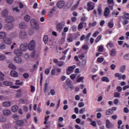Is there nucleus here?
<instances>
[{
    "label": "nucleus",
    "mask_w": 129,
    "mask_h": 129,
    "mask_svg": "<svg viewBox=\"0 0 129 129\" xmlns=\"http://www.w3.org/2000/svg\"><path fill=\"white\" fill-rule=\"evenodd\" d=\"M63 27H65V22L64 21H62L56 24V31L58 32V33H61V32H62V30H63Z\"/></svg>",
    "instance_id": "obj_1"
},
{
    "label": "nucleus",
    "mask_w": 129,
    "mask_h": 129,
    "mask_svg": "<svg viewBox=\"0 0 129 129\" xmlns=\"http://www.w3.org/2000/svg\"><path fill=\"white\" fill-rule=\"evenodd\" d=\"M27 47L30 51L35 50V48L36 47V41L34 40L30 41L29 44H27Z\"/></svg>",
    "instance_id": "obj_2"
},
{
    "label": "nucleus",
    "mask_w": 129,
    "mask_h": 129,
    "mask_svg": "<svg viewBox=\"0 0 129 129\" xmlns=\"http://www.w3.org/2000/svg\"><path fill=\"white\" fill-rule=\"evenodd\" d=\"M30 25L32 27L38 30L39 29V22L36 19H32L30 20Z\"/></svg>",
    "instance_id": "obj_3"
},
{
    "label": "nucleus",
    "mask_w": 129,
    "mask_h": 129,
    "mask_svg": "<svg viewBox=\"0 0 129 129\" xmlns=\"http://www.w3.org/2000/svg\"><path fill=\"white\" fill-rule=\"evenodd\" d=\"M19 37L20 39H21V40H25V39H27V37H28L27 32H26L25 30L20 31L19 32Z\"/></svg>",
    "instance_id": "obj_4"
},
{
    "label": "nucleus",
    "mask_w": 129,
    "mask_h": 129,
    "mask_svg": "<svg viewBox=\"0 0 129 129\" xmlns=\"http://www.w3.org/2000/svg\"><path fill=\"white\" fill-rule=\"evenodd\" d=\"M14 24L13 23H7L5 25V28L7 31H11L12 29H14Z\"/></svg>",
    "instance_id": "obj_5"
},
{
    "label": "nucleus",
    "mask_w": 129,
    "mask_h": 129,
    "mask_svg": "<svg viewBox=\"0 0 129 129\" xmlns=\"http://www.w3.org/2000/svg\"><path fill=\"white\" fill-rule=\"evenodd\" d=\"M19 28L22 30H25L28 28V25L25 22L20 23L19 25Z\"/></svg>",
    "instance_id": "obj_6"
},
{
    "label": "nucleus",
    "mask_w": 129,
    "mask_h": 129,
    "mask_svg": "<svg viewBox=\"0 0 129 129\" xmlns=\"http://www.w3.org/2000/svg\"><path fill=\"white\" fill-rule=\"evenodd\" d=\"M27 49H28V43H22L20 45V50H22V52H23V51H27Z\"/></svg>",
    "instance_id": "obj_7"
},
{
    "label": "nucleus",
    "mask_w": 129,
    "mask_h": 129,
    "mask_svg": "<svg viewBox=\"0 0 129 129\" xmlns=\"http://www.w3.org/2000/svg\"><path fill=\"white\" fill-rule=\"evenodd\" d=\"M3 42L7 45H11L12 43V39L9 37H5L3 39Z\"/></svg>",
    "instance_id": "obj_8"
},
{
    "label": "nucleus",
    "mask_w": 129,
    "mask_h": 129,
    "mask_svg": "<svg viewBox=\"0 0 129 129\" xmlns=\"http://www.w3.org/2000/svg\"><path fill=\"white\" fill-rule=\"evenodd\" d=\"M14 53L17 56H22L23 55V51L19 48L15 49L14 51Z\"/></svg>",
    "instance_id": "obj_9"
},
{
    "label": "nucleus",
    "mask_w": 129,
    "mask_h": 129,
    "mask_svg": "<svg viewBox=\"0 0 129 129\" xmlns=\"http://www.w3.org/2000/svg\"><path fill=\"white\" fill-rule=\"evenodd\" d=\"M87 11L89 12V11H92V10H94V6H92V2H89L87 3Z\"/></svg>",
    "instance_id": "obj_10"
},
{
    "label": "nucleus",
    "mask_w": 129,
    "mask_h": 129,
    "mask_svg": "<svg viewBox=\"0 0 129 129\" xmlns=\"http://www.w3.org/2000/svg\"><path fill=\"white\" fill-rule=\"evenodd\" d=\"M65 6V2L63 1H60L57 3V7L59 9H62Z\"/></svg>",
    "instance_id": "obj_11"
},
{
    "label": "nucleus",
    "mask_w": 129,
    "mask_h": 129,
    "mask_svg": "<svg viewBox=\"0 0 129 129\" xmlns=\"http://www.w3.org/2000/svg\"><path fill=\"white\" fill-rule=\"evenodd\" d=\"M106 126L107 128H111V127L113 126V125L110 122V121H109V120L107 119L106 120Z\"/></svg>",
    "instance_id": "obj_12"
},
{
    "label": "nucleus",
    "mask_w": 129,
    "mask_h": 129,
    "mask_svg": "<svg viewBox=\"0 0 129 129\" xmlns=\"http://www.w3.org/2000/svg\"><path fill=\"white\" fill-rule=\"evenodd\" d=\"M6 22L8 23H12V22H14V17L12 16H8L6 18Z\"/></svg>",
    "instance_id": "obj_13"
},
{
    "label": "nucleus",
    "mask_w": 129,
    "mask_h": 129,
    "mask_svg": "<svg viewBox=\"0 0 129 129\" xmlns=\"http://www.w3.org/2000/svg\"><path fill=\"white\" fill-rule=\"evenodd\" d=\"M2 105L4 107H10L12 105V102L10 101H5L3 103Z\"/></svg>",
    "instance_id": "obj_14"
},
{
    "label": "nucleus",
    "mask_w": 129,
    "mask_h": 129,
    "mask_svg": "<svg viewBox=\"0 0 129 129\" xmlns=\"http://www.w3.org/2000/svg\"><path fill=\"white\" fill-rule=\"evenodd\" d=\"M4 85L6 86H13V82L8 81H4L3 82Z\"/></svg>",
    "instance_id": "obj_15"
},
{
    "label": "nucleus",
    "mask_w": 129,
    "mask_h": 129,
    "mask_svg": "<svg viewBox=\"0 0 129 129\" xmlns=\"http://www.w3.org/2000/svg\"><path fill=\"white\" fill-rule=\"evenodd\" d=\"M83 24L85 25V27H86V23L80 22L78 26V29L79 31H80V30H82L83 29Z\"/></svg>",
    "instance_id": "obj_16"
},
{
    "label": "nucleus",
    "mask_w": 129,
    "mask_h": 129,
    "mask_svg": "<svg viewBox=\"0 0 129 129\" xmlns=\"http://www.w3.org/2000/svg\"><path fill=\"white\" fill-rule=\"evenodd\" d=\"M73 3H74V0H69L66 5L67 8H71L73 5Z\"/></svg>",
    "instance_id": "obj_17"
},
{
    "label": "nucleus",
    "mask_w": 129,
    "mask_h": 129,
    "mask_svg": "<svg viewBox=\"0 0 129 129\" xmlns=\"http://www.w3.org/2000/svg\"><path fill=\"white\" fill-rule=\"evenodd\" d=\"M1 15L2 17L6 18L9 15V11L7 10H4L2 11Z\"/></svg>",
    "instance_id": "obj_18"
},
{
    "label": "nucleus",
    "mask_w": 129,
    "mask_h": 129,
    "mask_svg": "<svg viewBox=\"0 0 129 129\" xmlns=\"http://www.w3.org/2000/svg\"><path fill=\"white\" fill-rule=\"evenodd\" d=\"M10 75L12 77H18L19 75L16 71H12L10 73Z\"/></svg>",
    "instance_id": "obj_19"
},
{
    "label": "nucleus",
    "mask_w": 129,
    "mask_h": 129,
    "mask_svg": "<svg viewBox=\"0 0 129 129\" xmlns=\"http://www.w3.org/2000/svg\"><path fill=\"white\" fill-rule=\"evenodd\" d=\"M14 61H15V62L16 63H18V64H20V63H22V58L20 57H19V56L15 57L14 58Z\"/></svg>",
    "instance_id": "obj_20"
},
{
    "label": "nucleus",
    "mask_w": 129,
    "mask_h": 129,
    "mask_svg": "<svg viewBox=\"0 0 129 129\" xmlns=\"http://www.w3.org/2000/svg\"><path fill=\"white\" fill-rule=\"evenodd\" d=\"M55 8H53L52 9H51V10L48 12V17H53V15H54V12H55Z\"/></svg>",
    "instance_id": "obj_21"
},
{
    "label": "nucleus",
    "mask_w": 129,
    "mask_h": 129,
    "mask_svg": "<svg viewBox=\"0 0 129 129\" xmlns=\"http://www.w3.org/2000/svg\"><path fill=\"white\" fill-rule=\"evenodd\" d=\"M108 26L110 29H111V28H113V26H114V24L113 23V19L110 20V21L108 23Z\"/></svg>",
    "instance_id": "obj_22"
},
{
    "label": "nucleus",
    "mask_w": 129,
    "mask_h": 129,
    "mask_svg": "<svg viewBox=\"0 0 129 129\" xmlns=\"http://www.w3.org/2000/svg\"><path fill=\"white\" fill-rule=\"evenodd\" d=\"M110 12V11L109 10V8H106L105 9V11H104V15L105 17H108V15H109Z\"/></svg>",
    "instance_id": "obj_23"
},
{
    "label": "nucleus",
    "mask_w": 129,
    "mask_h": 129,
    "mask_svg": "<svg viewBox=\"0 0 129 129\" xmlns=\"http://www.w3.org/2000/svg\"><path fill=\"white\" fill-rule=\"evenodd\" d=\"M10 114H11L10 110L6 109V110H4V111H3V114H4V115H6V116L10 115Z\"/></svg>",
    "instance_id": "obj_24"
},
{
    "label": "nucleus",
    "mask_w": 129,
    "mask_h": 129,
    "mask_svg": "<svg viewBox=\"0 0 129 129\" xmlns=\"http://www.w3.org/2000/svg\"><path fill=\"white\" fill-rule=\"evenodd\" d=\"M17 124L19 125L20 126H22V125H24V120H18L16 121Z\"/></svg>",
    "instance_id": "obj_25"
},
{
    "label": "nucleus",
    "mask_w": 129,
    "mask_h": 129,
    "mask_svg": "<svg viewBox=\"0 0 129 129\" xmlns=\"http://www.w3.org/2000/svg\"><path fill=\"white\" fill-rule=\"evenodd\" d=\"M7 37V33L5 32H0V39H5Z\"/></svg>",
    "instance_id": "obj_26"
},
{
    "label": "nucleus",
    "mask_w": 129,
    "mask_h": 129,
    "mask_svg": "<svg viewBox=\"0 0 129 129\" xmlns=\"http://www.w3.org/2000/svg\"><path fill=\"white\" fill-rule=\"evenodd\" d=\"M43 41L44 44H47L48 43V41H49V37L48 35H44L43 38Z\"/></svg>",
    "instance_id": "obj_27"
},
{
    "label": "nucleus",
    "mask_w": 129,
    "mask_h": 129,
    "mask_svg": "<svg viewBox=\"0 0 129 129\" xmlns=\"http://www.w3.org/2000/svg\"><path fill=\"white\" fill-rule=\"evenodd\" d=\"M24 20L25 22H29L31 20V16L29 15H26L24 16Z\"/></svg>",
    "instance_id": "obj_28"
},
{
    "label": "nucleus",
    "mask_w": 129,
    "mask_h": 129,
    "mask_svg": "<svg viewBox=\"0 0 129 129\" xmlns=\"http://www.w3.org/2000/svg\"><path fill=\"white\" fill-rule=\"evenodd\" d=\"M101 80L104 82H109V79L107 77H102Z\"/></svg>",
    "instance_id": "obj_29"
},
{
    "label": "nucleus",
    "mask_w": 129,
    "mask_h": 129,
    "mask_svg": "<svg viewBox=\"0 0 129 129\" xmlns=\"http://www.w3.org/2000/svg\"><path fill=\"white\" fill-rule=\"evenodd\" d=\"M66 84L67 86H70L72 85V81L70 79H67L66 81Z\"/></svg>",
    "instance_id": "obj_30"
},
{
    "label": "nucleus",
    "mask_w": 129,
    "mask_h": 129,
    "mask_svg": "<svg viewBox=\"0 0 129 129\" xmlns=\"http://www.w3.org/2000/svg\"><path fill=\"white\" fill-rule=\"evenodd\" d=\"M16 97L18 98H20V97H22V90H19L17 91V93L16 94Z\"/></svg>",
    "instance_id": "obj_31"
},
{
    "label": "nucleus",
    "mask_w": 129,
    "mask_h": 129,
    "mask_svg": "<svg viewBox=\"0 0 129 129\" xmlns=\"http://www.w3.org/2000/svg\"><path fill=\"white\" fill-rule=\"evenodd\" d=\"M113 46H114L113 42H108L106 45L107 48H112V47H113Z\"/></svg>",
    "instance_id": "obj_32"
},
{
    "label": "nucleus",
    "mask_w": 129,
    "mask_h": 129,
    "mask_svg": "<svg viewBox=\"0 0 129 129\" xmlns=\"http://www.w3.org/2000/svg\"><path fill=\"white\" fill-rule=\"evenodd\" d=\"M18 109H19V107H18V106H13L12 107V111L13 112H17L18 111Z\"/></svg>",
    "instance_id": "obj_33"
},
{
    "label": "nucleus",
    "mask_w": 129,
    "mask_h": 129,
    "mask_svg": "<svg viewBox=\"0 0 129 129\" xmlns=\"http://www.w3.org/2000/svg\"><path fill=\"white\" fill-rule=\"evenodd\" d=\"M97 12L99 16H101L102 15V9L101 7H99L97 9Z\"/></svg>",
    "instance_id": "obj_34"
},
{
    "label": "nucleus",
    "mask_w": 129,
    "mask_h": 129,
    "mask_svg": "<svg viewBox=\"0 0 129 129\" xmlns=\"http://www.w3.org/2000/svg\"><path fill=\"white\" fill-rule=\"evenodd\" d=\"M112 113H113V111L111 109H109L106 111V114L107 115L112 114Z\"/></svg>",
    "instance_id": "obj_35"
},
{
    "label": "nucleus",
    "mask_w": 129,
    "mask_h": 129,
    "mask_svg": "<svg viewBox=\"0 0 129 129\" xmlns=\"http://www.w3.org/2000/svg\"><path fill=\"white\" fill-rule=\"evenodd\" d=\"M9 68H10V69H13V70H16L17 69L16 66L13 63L9 64Z\"/></svg>",
    "instance_id": "obj_36"
},
{
    "label": "nucleus",
    "mask_w": 129,
    "mask_h": 129,
    "mask_svg": "<svg viewBox=\"0 0 129 129\" xmlns=\"http://www.w3.org/2000/svg\"><path fill=\"white\" fill-rule=\"evenodd\" d=\"M5 80V74L0 72V81H4Z\"/></svg>",
    "instance_id": "obj_37"
},
{
    "label": "nucleus",
    "mask_w": 129,
    "mask_h": 129,
    "mask_svg": "<svg viewBox=\"0 0 129 129\" xmlns=\"http://www.w3.org/2000/svg\"><path fill=\"white\" fill-rule=\"evenodd\" d=\"M64 64L65 62L63 61H59L57 63L58 67H62V66H64Z\"/></svg>",
    "instance_id": "obj_38"
},
{
    "label": "nucleus",
    "mask_w": 129,
    "mask_h": 129,
    "mask_svg": "<svg viewBox=\"0 0 129 129\" xmlns=\"http://www.w3.org/2000/svg\"><path fill=\"white\" fill-rule=\"evenodd\" d=\"M6 44L4 43H0V49L1 50H5L6 49Z\"/></svg>",
    "instance_id": "obj_39"
},
{
    "label": "nucleus",
    "mask_w": 129,
    "mask_h": 129,
    "mask_svg": "<svg viewBox=\"0 0 129 129\" xmlns=\"http://www.w3.org/2000/svg\"><path fill=\"white\" fill-rule=\"evenodd\" d=\"M75 69V66H71L68 69V72H72Z\"/></svg>",
    "instance_id": "obj_40"
},
{
    "label": "nucleus",
    "mask_w": 129,
    "mask_h": 129,
    "mask_svg": "<svg viewBox=\"0 0 129 129\" xmlns=\"http://www.w3.org/2000/svg\"><path fill=\"white\" fill-rule=\"evenodd\" d=\"M114 97L119 98L120 97V93L117 92H115L114 93Z\"/></svg>",
    "instance_id": "obj_41"
},
{
    "label": "nucleus",
    "mask_w": 129,
    "mask_h": 129,
    "mask_svg": "<svg viewBox=\"0 0 129 129\" xmlns=\"http://www.w3.org/2000/svg\"><path fill=\"white\" fill-rule=\"evenodd\" d=\"M124 70H125V66L124 65H123L120 68V72L122 73L124 72Z\"/></svg>",
    "instance_id": "obj_42"
},
{
    "label": "nucleus",
    "mask_w": 129,
    "mask_h": 129,
    "mask_svg": "<svg viewBox=\"0 0 129 129\" xmlns=\"http://www.w3.org/2000/svg\"><path fill=\"white\" fill-rule=\"evenodd\" d=\"M67 41L69 43H71V42H73V38L70 36H69L67 37Z\"/></svg>",
    "instance_id": "obj_43"
},
{
    "label": "nucleus",
    "mask_w": 129,
    "mask_h": 129,
    "mask_svg": "<svg viewBox=\"0 0 129 129\" xmlns=\"http://www.w3.org/2000/svg\"><path fill=\"white\" fill-rule=\"evenodd\" d=\"M115 77H116L117 78H119V80H121V75L119 73L115 74Z\"/></svg>",
    "instance_id": "obj_44"
},
{
    "label": "nucleus",
    "mask_w": 129,
    "mask_h": 129,
    "mask_svg": "<svg viewBox=\"0 0 129 129\" xmlns=\"http://www.w3.org/2000/svg\"><path fill=\"white\" fill-rule=\"evenodd\" d=\"M6 120H7V119L6 118V117L2 116H0L1 122H5V121H6Z\"/></svg>",
    "instance_id": "obj_45"
},
{
    "label": "nucleus",
    "mask_w": 129,
    "mask_h": 129,
    "mask_svg": "<svg viewBox=\"0 0 129 129\" xmlns=\"http://www.w3.org/2000/svg\"><path fill=\"white\" fill-rule=\"evenodd\" d=\"M3 127H4V128H10V127H11V125L9 124H4L3 125Z\"/></svg>",
    "instance_id": "obj_46"
},
{
    "label": "nucleus",
    "mask_w": 129,
    "mask_h": 129,
    "mask_svg": "<svg viewBox=\"0 0 129 129\" xmlns=\"http://www.w3.org/2000/svg\"><path fill=\"white\" fill-rule=\"evenodd\" d=\"M116 52L115 49H112L111 51L110 55L112 56H115Z\"/></svg>",
    "instance_id": "obj_47"
},
{
    "label": "nucleus",
    "mask_w": 129,
    "mask_h": 129,
    "mask_svg": "<svg viewBox=\"0 0 129 129\" xmlns=\"http://www.w3.org/2000/svg\"><path fill=\"white\" fill-rule=\"evenodd\" d=\"M16 85H23L24 84V82H20L19 80H17L15 83Z\"/></svg>",
    "instance_id": "obj_48"
},
{
    "label": "nucleus",
    "mask_w": 129,
    "mask_h": 129,
    "mask_svg": "<svg viewBox=\"0 0 129 129\" xmlns=\"http://www.w3.org/2000/svg\"><path fill=\"white\" fill-rule=\"evenodd\" d=\"M33 34H34V29L33 28L30 29L29 31V34L30 36H33Z\"/></svg>",
    "instance_id": "obj_49"
},
{
    "label": "nucleus",
    "mask_w": 129,
    "mask_h": 129,
    "mask_svg": "<svg viewBox=\"0 0 129 129\" xmlns=\"http://www.w3.org/2000/svg\"><path fill=\"white\" fill-rule=\"evenodd\" d=\"M124 17H125V19L127 20H129V14L126 12L123 13Z\"/></svg>",
    "instance_id": "obj_50"
},
{
    "label": "nucleus",
    "mask_w": 129,
    "mask_h": 129,
    "mask_svg": "<svg viewBox=\"0 0 129 129\" xmlns=\"http://www.w3.org/2000/svg\"><path fill=\"white\" fill-rule=\"evenodd\" d=\"M79 57L81 60H82V59H84L85 54L84 53H81L79 55Z\"/></svg>",
    "instance_id": "obj_51"
},
{
    "label": "nucleus",
    "mask_w": 129,
    "mask_h": 129,
    "mask_svg": "<svg viewBox=\"0 0 129 129\" xmlns=\"http://www.w3.org/2000/svg\"><path fill=\"white\" fill-rule=\"evenodd\" d=\"M101 37H102L101 35H99V36L96 38V39H95V42L96 43H98V41H100V39H101Z\"/></svg>",
    "instance_id": "obj_52"
},
{
    "label": "nucleus",
    "mask_w": 129,
    "mask_h": 129,
    "mask_svg": "<svg viewBox=\"0 0 129 129\" xmlns=\"http://www.w3.org/2000/svg\"><path fill=\"white\" fill-rule=\"evenodd\" d=\"M99 34V32L98 31H96L95 32L93 35H92V36L94 37V38H96V37H97V35Z\"/></svg>",
    "instance_id": "obj_53"
},
{
    "label": "nucleus",
    "mask_w": 129,
    "mask_h": 129,
    "mask_svg": "<svg viewBox=\"0 0 129 129\" xmlns=\"http://www.w3.org/2000/svg\"><path fill=\"white\" fill-rule=\"evenodd\" d=\"M82 66L83 67H85V66H86V59H84L82 60Z\"/></svg>",
    "instance_id": "obj_54"
},
{
    "label": "nucleus",
    "mask_w": 129,
    "mask_h": 129,
    "mask_svg": "<svg viewBox=\"0 0 129 129\" xmlns=\"http://www.w3.org/2000/svg\"><path fill=\"white\" fill-rule=\"evenodd\" d=\"M44 72L45 74L46 75H49V74L50 73V68L46 69Z\"/></svg>",
    "instance_id": "obj_55"
},
{
    "label": "nucleus",
    "mask_w": 129,
    "mask_h": 129,
    "mask_svg": "<svg viewBox=\"0 0 129 129\" xmlns=\"http://www.w3.org/2000/svg\"><path fill=\"white\" fill-rule=\"evenodd\" d=\"M116 89L118 92H121V91H122V88L120 86H117L116 87Z\"/></svg>",
    "instance_id": "obj_56"
},
{
    "label": "nucleus",
    "mask_w": 129,
    "mask_h": 129,
    "mask_svg": "<svg viewBox=\"0 0 129 129\" xmlns=\"http://www.w3.org/2000/svg\"><path fill=\"white\" fill-rule=\"evenodd\" d=\"M42 82H43V74H40V84L41 86H42Z\"/></svg>",
    "instance_id": "obj_57"
},
{
    "label": "nucleus",
    "mask_w": 129,
    "mask_h": 129,
    "mask_svg": "<svg viewBox=\"0 0 129 129\" xmlns=\"http://www.w3.org/2000/svg\"><path fill=\"white\" fill-rule=\"evenodd\" d=\"M13 12H15V13H19L20 12V10H19V8L18 7H15L13 9Z\"/></svg>",
    "instance_id": "obj_58"
},
{
    "label": "nucleus",
    "mask_w": 129,
    "mask_h": 129,
    "mask_svg": "<svg viewBox=\"0 0 129 129\" xmlns=\"http://www.w3.org/2000/svg\"><path fill=\"white\" fill-rule=\"evenodd\" d=\"M85 108H82L79 110V113H80V114H82V113H83V112H85Z\"/></svg>",
    "instance_id": "obj_59"
},
{
    "label": "nucleus",
    "mask_w": 129,
    "mask_h": 129,
    "mask_svg": "<svg viewBox=\"0 0 129 129\" xmlns=\"http://www.w3.org/2000/svg\"><path fill=\"white\" fill-rule=\"evenodd\" d=\"M97 61L99 62V63H101V62H103V58L98 57L97 58Z\"/></svg>",
    "instance_id": "obj_60"
},
{
    "label": "nucleus",
    "mask_w": 129,
    "mask_h": 129,
    "mask_svg": "<svg viewBox=\"0 0 129 129\" xmlns=\"http://www.w3.org/2000/svg\"><path fill=\"white\" fill-rule=\"evenodd\" d=\"M23 76L25 79H27V78H29V75L28 73H25L23 75Z\"/></svg>",
    "instance_id": "obj_61"
},
{
    "label": "nucleus",
    "mask_w": 129,
    "mask_h": 129,
    "mask_svg": "<svg viewBox=\"0 0 129 129\" xmlns=\"http://www.w3.org/2000/svg\"><path fill=\"white\" fill-rule=\"evenodd\" d=\"M85 104L83 102H80L78 104L79 107H83Z\"/></svg>",
    "instance_id": "obj_62"
},
{
    "label": "nucleus",
    "mask_w": 129,
    "mask_h": 129,
    "mask_svg": "<svg viewBox=\"0 0 129 129\" xmlns=\"http://www.w3.org/2000/svg\"><path fill=\"white\" fill-rule=\"evenodd\" d=\"M84 79V77H81L77 79V82H80L81 81H82Z\"/></svg>",
    "instance_id": "obj_63"
},
{
    "label": "nucleus",
    "mask_w": 129,
    "mask_h": 129,
    "mask_svg": "<svg viewBox=\"0 0 129 129\" xmlns=\"http://www.w3.org/2000/svg\"><path fill=\"white\" fill-rule=\"evenodd\" d=\"M123 58L125 59V60H129V54L124 55Z\"/></svg>",
    "instance_id": "obj_64"
}]
</instances>
